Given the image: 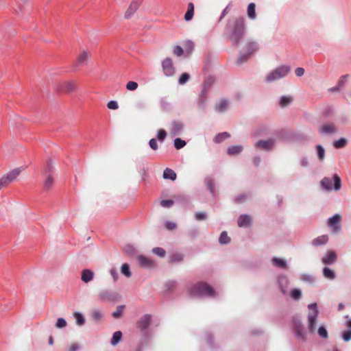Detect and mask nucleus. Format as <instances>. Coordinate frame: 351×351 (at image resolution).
<instances>
[{
    "label": "nucleus",
    "instance_id": "nucleus-57",
    "mask_svg": "<svg viewBox=\"0 0 351 351\" xmlns=\"http://www.w3.org/2000/svg\"><path fill=\"white\" fill-rule=\"evenodd\" d=\"M107 106L110 110H117L119 108L118 103L116 101H113V100L110 101L108 103Z\"/></svg>",
    "mask_w": 351,
    "mask_h": 351
},
{
    "label": "nucleus",
    "instance_id": "nucleus-32",
    "mask_svg": "<svg viewBox=\"0 0 351 351\" xmlns=\"http://www.w3.org/2000/svg\"><path fill=\"white\" fill-rule=\"evenodd\" d=\"M230 136V134L227 132L219 133L214 138V141L216 143H221L225 139L228 138Z\"/></svg>",
    "mask_w": 351,
    "mask_h": 351
},
{
    "label": "nucleus",
    "instance_id": "nucleus-46",
    "mask_svg": "<svg viewBox=\"0 0 351 351\" xmlns=\"http://www.w3.org/2000/svg\"><path fill=\"white\" fill-rule=\"evenodd\" d=\"M152 252L160 257H164L166 254L165 250L163 248L159 247L153 248Z\"/></svg>",
    "mask_w": 351,
    "mask_h": 351
},
{
    "label": "nucleus",
    "instance_id": "nucleus-2",
    "mask_svg": "<svg viewBox=\"0 0 351 351\" xmlns=\"http://www.w3.org/2000/svg\"><path fill=\"white\" fill-rule=\"evenodd\" d=\"M190 295L193 297H214V289L205 282H198L193 285L189 289Z\"/></svg>",
    "mask_w": 351,
    "mask_h": 351
},
{
    "label": "nucleus",
    "instance_id": "nucleus-6",
    "mask_svg": "<svg viewBox=\"0 0 351 351\" xmlns=\"http://www.w3.org/2000/svg\"><path fill=\"white\" fill-rule=\"evenodd\" d=\"M56 88L57 91L70 93L77 90V84L73 80L65 81L58 84Z\"/></svg>",
    "mask_w": 351,
    "mask_h": 351
},
{
    "label": "nucleus",
    "instance_id": "nucleus-49",
    "mask_svg": "<svg viewBox=\"0 0 351 351\" xmlns=\"http://www.w3.org/2000/svg\"><path fill=\"white\" fill-rule=\"evenodd\" d=\"M66 326V322L64 318H58L56 323V327L58 328H63Z\"/></svg>",
    "mask_w": 351,
    "mask_h": 351
},
{
    "label": "nucleus",
    "instance_id": "nucleus-5",
    "mask_svg": "<svg viewBox=\"0 0 351 351\" xmlns=\"http://www.w3.org/2000/svg\"><path fill=\"white\" fill-rule=\"evenodd\" d=\"M308 308L309 310L308 315V330L311 332H313L315 330V324L319 311L316 303L309 304Z\"/></svg>",
    "mask_w": 351,
    "mask_h": 351
},
{
    "label": "nucleus",
    "instance_id": "nucleus-13",
    "mask_svg": "<svg viewBox=\"0 0 351 351\" xmlns=\"http://www.w3.org/2000/svg\"><path fill=\"white\" fill-rule=\"evenodd\" d=\"M151 322V315L145 314L143 315L137 322V326L141 330H145L149 326Z\"/></svg>",
    "mask_w": 351,
    "mask_h": 351
},
{
    "label": "nucleus",
    "instance_id": "nucleus-24",
    "mask_svg": "<svg viewBox=\"0 0 351 351\" xmlns=\"http://www.w3.org/2000/svg\"><path fill=\"white\" fill-rule=\"evenodd\" d=\"M247 17L251 20H255L256 19V5L254 3H250L247 9Z\"/></svg>",
    "mask_w": 351,
    "mask_h": 351
},
{
    "label": "nucleus",
    "instance_id": "nucleus-21",
    "mask_svg": "<svg viewBox=\"0 0 351 351\" xmlns=\"http://www.w3.org/2000/svg\"><path fill=\"white\" fill-rule=\"evenodd\" d=\"M237 222L239 227H247L251 223V217L247 215H242L239 217Z\"/></svg>",
    "mask_w": 351,
    "mask_h": 351
},
{
    "label": "nucleus",
    "instance_id": "nucleus-43",
    "mask_svg": "<svg viewBox=\"0 0 351 351\" xmlns=\"http://www.w3.org/2000/svg\"><path fill=\"white\" fill-rule=\"evenodd\" d=\"M185 145H186V142L184 140H182L180 138H177L174 140V146L177 149H182Z\"/></svg>",
    "mask_w": 351,
    "mask_h": 351
},
{
    "label": "nucleus",
    "instance_id": "nucleus-59",
    "mask_svg": "<svg viewBox=\"0 0 351 351\" xmlns=\"http://www.w3.org/2000/svg\"><path fill=\"white\" fill-rule=\"evenodd\" d=\"M183 52L184 51L180 46H176L173 49V53L177 56H181Z\"/></svg>",
    "mask_w": 351,
    "mask_h": 351
},
{
    "label": "nucleus",
    "instance_id": "nucleus-35",
    "mask_svg": "<svg viewBox=\"0 0 351 351\" xmlns=\"http://www.w3.org/2000/svg\"><path fill=\"white\" fill-rule=\"evenodd\" d=\"M323 275L326 278L333 280L335 278V273L333 270L328 267H324L323 269Z\"/></svg>",
    "mask_w": 351,
    "mask_h": 351
},
{
    "label": "nucleus",
    "instance_id": "nucleus-3",
    "mask_svg": "<svg viewBox=\"0 0 351 351\" xmlns=\"http://www.w3.org/2000/svg\"><path fill=\"white\" fill-rule=\"evenodd\" d=\"M322 187L326 191H339L341 186V180L337 174H334L332 179L324 177L320 182Z\"/></svg>",
    "mask_w": 351,
    "mask_h": 351
},
{
    "label": "nucleus",
    "instance_id": "nucleus-9",
    "mask_svg": "<svg viewBox=\"0 0 351 351\" xmlns=\"http://www.w3.org/2000/svg\"><path fill=\"white\" fill-rule=\"evenodd\" d=\"M162 70L166 76H173L175 73V68L172 60L169 58H165L162 62Z\"/></svg>",
    "mask_w": 351,
    "mask_h": 351
},
{
    "label": "nucleus",
    "instance_id": "nucleus-56",
    "mask_svg": "<svg viewBox=\"0 0 351 351\" xmlns=\"http://www.w3.org/2000/svg\"><path fill=\"white\" fill-rule=\"evenodd\" d=\"M196 220L201 221L206 219V214L204 212H197L195 214Z\"/></svg>",
    "mask_w": 351,
    "mask_h": 351
},
{
    "label": "nucleus",
    "instance_id": "nucleus-25",
    "mask_svg": "<svg viewBox=\"0 0 351 351\" xmlns=\"http://www.w3.org/2000/svg\"><path fill=\"white\" fill-rule=\"evenodd\" d=\"M293 98L291 95H284L280 98L279 106L281 108H285L292 103Z\"/></svg>",
    "mask_w": 351,
    "mask_h": 351
},
{
    "label": "nucleus",
    "instance_id": "nucleus-11",
    "mask_svg": "<svg viewBox=\"0 0 351 351\" xmlns=\"http://www.w3.org/2000/svg\"><path fill=\"white\" fill-rule=\"evenodd\" d=\"M21 172V168H16L9 173H7L6 176L2 177V179L4 180V182L6 183L7 186L16 180V178L19 176V175Z\"/></svg>",
    "mask_w": 351,
    "mask_h": 351
},
{
    "label": "nucleus",
    "instance_id": "nucleus-55",
    "mask_svg": "<svg viewBox=\"0 0 351 351\" xmlns=\"http://www.w3.org/2000/svg\"><path fill=\"white\" fill-rule=\"evenodd\" d=\"M123 308H124V306H119L117 308V310L112 313V316L114 318L120 317L121 314H122V313H123Z\"/></svg>",
    "mask_w": 351,
    "mask_h": 351
},
{
    "label": "nucleus",
    "instance_id": "nucleus-15",
    "mask_svg": "<svg viewBox=\"0 0 351 351\" xmlns=\"http://www.w3.org/2000/svg\"><path fill=\"white\" fill-rule=\"evenodd\" d=\"M318 131L321 134H332L337 132V129L334 123L324 124L323 126L319 128Z\"/></svg>",
    "mask_w": 351,
    "mask_h": 351
},
{
    "label": "nucleus",
    "instance_id": "nucleus-23",
    "mask_svg": "<svg viewBox=\"0 0 351 351\" xmlns=\"http://www.w3.org/2000/svg\"><path fill=\"white\" fill-rule=\"evenodd\" d=\"M278 282L280 285L281 291L283 293H285L287 292V288L289 285V280L287 277L285 276H281L278 278Z\"/></svg>",
    "mask_w": 351,
    "mask_h": 351
},
{
    "label": "nucleus",
    "instance_id": "nucleus-30",
    "mask_svg": "<svg viewBox=\"0 0 351 351\" xmlns=\"http://www.w3.org/2000/svg\"><path fill=\"white\" fill-rule=\"evenodd\" d=\"M194 15V5L193 3H189L188 4V9L184 15V19L186 21H191Z\"/></svg>",
    "mask_w": 351,
    "mask_h": 351
},
{
    "label": "nucleus",
    "instance_id": "nucleus-1",
    "mask_svg": "<svg viewBox=\"0 0 351 351\" xmlns=\"http://www.w3.org/2000/svg\"><path fill=\"white\" fill-rule=\"evenodd\" d=\"M245 32V19L243 16L233 17L228 21L225 34L234 46H237Z\"/></svg>",
    "mask_w": 351,
    "mask_h": 351
},
{
    "label": "nucleus",
    "instance_id": "nucleus-62",
    "mask_svg": "<svg viewBox=\"0 0 351 351\" xmlns=\"http://www.w3.org/2000/svg\"><path fill=\"white\" fill-rule=\"evenodd\" d=\"M295 73L298 77H301L304 74V69L302 67H298L295 70Z\"/></svg>",
    "mask_w": 351,
    "mask_h": 351
},
{
    "label": "nucleus",
    "instance_id": "nucleus-31",
    "mask_svg": "<svg viewBox=\"0 0 351 351\" xmlns=\"http://www.w3.org/2000/svg\"><path fill=\"white\" fill-rule=\"evenodd\" d=\"M163 178L165 179H169L173 181L176 179V173L173 170L169 168H166L163 172Z\"/></svg>",
    "mask_w": 351,
    "mask_h": 351
},
{
    "label": "nucleus",
    "instance_id": "nucleus-40",
    "mask_svg": "<svg viewBox=\"0 0 351 351\" xmlns=\"http://www.w3.org/2000/svg\"><path fill=\"white\" fill-rule=\"evenodd\" d=\"M347 141L346 138H341L340 139L333 142V146L336 149L343 148L346 145Z\"/></svg>",
    "mask_w": 351,
    "mask_h": 351
},
{
    "label": "nucleus",
    "instance_id": "nucleus-38",
    "mask_svg": "<svg viewBox=\"0 0 351 351\" xmlns=\"http://www.w3.org/2000/svg\"><path fill=\"white\" fill-rule=\"evenodd\" d=\"M317 158L319 161H323L325 158V149L321 145H316Z\"/></svg>",
    "mask_w": 351,
    "mask_h": 351
},
{
    "label": "nucleus",
    "instance_id": "nucleus-8",
    "mask_svg": "<svg viewBox=\"0 0 351 351\" xmlns=\"http://www.w3.org/2000/svg\"><path fill=\"white\" fill-rule=\"evenodd\" d=\"M52 168H53V167H52L51 161H48L47 163L46 167L44 170V173L46 175V178L45 180V189L47 190L51 188L53 184V178L50 174V172L51 171Z\"/></svg>",
    "mask_w": 351,
    "mask_h": 351
},
{
    "label": "nucleus",
    "instance_id": "nucleus-29",
    "mask_svg": "<svg viewBox=\"0 0 351 351\" xmlns=\"http://www.w3.org/2000/svg\"><path fill=\"white\" fill-rule=\"evenodd\" d=\"M243 150L242 145H232L228 148L227 153L230 156L240 154Z\"/></svg>",
    "mask_w": 351,
    "mask_h": 351
},
{
    "label": "nucleus",
    "instance_id": "nucleus-10",
    "mask_svg": "<svg viewBox=\"0 0 351 351\" xmlns=\"http://www.w3.org/2000/svg\"><path fill=\"white\" fill-rule=\"evenodd\" d=\"M274 145L275 140L273 138H269L267 140L258 141L255 143L254 146L258 149L269 151L274 147Z\"/></svg>",
    "mask_w": 351,
    "mask_h": 351
},
{
    "label": "nucleus",
    "instance_id": "nucleus-20",
    "mask_svg": "<svg viewBox=\"0 0 351 351\" xmlns=\"http://www.w3.org/2000/svg\"><path fill=\"white\" fill-rule=\"evenodd\" d=\"M229 106V101L226 99H221L218 104H216L215 109L218 112H225Z\"/></svg>",
    "mask_w": 351,
    "mask_h": 351
},
{
    "label": "nucleus",
    "instance_id": "nucleus-42",
    "mask_svg": "<svg viewBox=\"0 0 351 351\" xmlns=\"http://www.w3.org/2000/svg\"><path fill=\"white\" fill-rule=\"evenodd\" d=\"M121 271L124 276H125L128 278L130 277L132 275L130 270L129 265L127 263H124L122 265L121 267Z\"/></svg>",
    "mask_w": 351,
    "mask_h": 351
},
{
    "label": "nucleus",
    "instance_id": "nucleus-63",
    "mask_svg": "<svg viewBox=\"0 0 351 351\" xmlns=\"http://www.w3.org/2000/svg\"><path fill=\"white\" fill-rule=\"evenodd\" d=\"M110 274L112 277L113 278L114 281H117L119 278V274L115 269H112L110 270Z\"/></svg>",
    "mask_w": 351,
    "mask_h": 351
},
{
    "label": "nucleus",
    "instance_id": "nucleus-60",
    "mask_svg": "<svg viewBox=\"0 0 351 351\" xmlns=\"http://www.w3.org/2000/svg\"><path fill=\"white\" fill-rule=\"evenodd\" d=\"M150 147L154 150H157L158 148V143L156 138L150 139L149 142Z\"/></svg>",
    "mask_w": 351,
    "mask_h": 351
},
{
    "label": "nucleus",
    "instance_id": "nucleus-58",
    "mask_svg": "<svg viewBox=\"0 0 351 351\" xmlns=\"http://www.w3.org/2000/svg\"><path fill=\"white\" fill-rule=\"evenodd\" d=\"M342 338L345 341H348L351 339V330H348L342 335Z\"/></svg>",
    "mask_w": 351,
    "mask_h": 351
},
{
    "label": "nucleus",
    "instance_id": "nucleus-18",
    "mask_svg": "<svg viewBox=\"0 0 351 351\" xmlns=\"http://www.w3.org/2000/svg\"><path fill=\"white\" fill-rule=\"evenodd\" d=\"M94 278V272L88 269H85L82 271L81 280L85 282L88 283L92 281Z\"/></svg>",
    "mask_w": 351,
    "mask_h": 351
},
{
    "label": "nucleus",
    "instance_id": "nucleus-54",
    "mask_svg": "<svg viewBox=\"0 0 351 351\" xmlns=\"http://www.w3.org/2000/svg\"><path fill=\"white\" fill-rule=\"evenodd\" d=\"M250 56V54H249L248 53L241 54L238 58L237 62L239 64H242L248 60Z\"/></svg>",
    "mask_w": 351,
    "mask_h": 351
},
{
    "label": "nucleus",
    "instance_id": "nucleus-17",
    "mask_svg": "<svg viewBox=\"0 0 351 351\" xmlns=\"http://www.w3.org/2000/svg\"><path fill=\"white\" fill-rule=\"evenodd\" d=\"M337 261V255L334 251H328L326 254L323 256L322 261L324 264L331 265Z\"/></svg>",
    "mask_w": 351,
    "mask_h": 351
},
{
    "label": "nucleus",
    "instance_id": "nucleus-45",
    "mask_svg": "<svg viewBox=\"0 0 351 351\" xmlns=\"http://www.w3.org/2000/svg\"><path fill=\"white\" fill-rule=\"evenodd\" d=\"M291 296L293 299L295 300H298L300 299L302 296V292L298 289H294L291 291Z\"/></svg>",
    "mask_w": 351,
    "mask_h": 351
},
{
    "label": "nucleus",
    "instance_id": "nucleus-26",
    "mask_svg": "<svg viewBox=\"0 0 351 351\" xmlns=\"http://www.w3.org/2000/svg\"><path fill=\"white\" fill-rule=\"evenodd\" d=\"M137 260L138 264L143 267H149L152 265L151 260L143 255L138 256Z\"/></svg>",
    "mask_w": 351,
    "mask_h": 351
},
{
    "label": "nucleus",
    "instance_id": "nucleus-41",
    "mask_svg": "<svg viewBox=\"0 0 351 351\" xmlns=\"http://www.w3.org/2000/svg\"><path fill=\"white\" fill-rule=\"evenodd\" d=\"M73 315L76 319V324L78 326H82L84 324L85 319L82 313L75 312Z\"/></svg>",
    "mask_w": 351,
    "mask_h": 351
},
{
    "label": "nucleus",
    "instance_id": "nucleus-48",
    "mask_svg": "<svg viewBox=\"0 0 351 351\" xmlns=\"http://www.w3.org/2000/svg\"><path fill=\"white\" fill-rule=\"evenodd\" d=\"M160 103L163 110H169L170 109V103L166 98H162Z\"/></svg>",
    "mask_w": 351,
    "mask_h": 351
},
{
    "label": "nucleus",
    "instance_id": "nucleus-47",
    "mask_svg": "<svg viewBox=\"0 0 351 351\" xmlns=\"http://www.w3.org/2000/svg\"><path fill=\"white\" fill-rule=\"evenodd\" d=\"M205 183L210 191L211 193H214V185H213V180L211 178L208 177L205 179Z\"/></svg>",
    "mask_w": 351,
    "mask_h": 351
},
{
    "label": "nucleus",
    "instance_id": "nucleus-16",
    "mask_svg": "<svg viewBox=\"0 0 351 351\" xmlns=\"http://www.w3.org/2000/svg\"><path fill=\"white\" fill-rule=\"evenodd\" d=\"M184 128V124L178 121H173L171 124V134L173 136L179 135Z\"/></svg>",
    "mask_w": 351,
    "mask_h": 351
},
{
    "label": "nucleus",
    "instance_id": "nucleus-64",
    "mask_svg": "<svg viewBox=\"0 0 351 351\" xmlns=\"http://www.w3.org/2000/svg\"><path fill=\"white\" fill-rule=\"evenodd\" d=\"M80 348L77 343H73L69 347L68 351H77Z\"/></svg>",
    "mask_w": 351,
    "mask_h": 351
},
{
    "label": "nucleus",
    "instance_id": "nucleus-36",
    "mask_svg": "<svg viewBox=\"0 0 351 351\" xmlns=\"http://www.w3.org/2000/svg\"><path fill=\"white\" fill-rule=\"evenodd\" d=\"M121 337H122V332L121 331H117L115 332L113 335H112V339H111V344L112 346H116L119 343V342L120 341V340L121 339Z\"/></svg>",
    "mask_w": 351,
    "mask_h": 351
},
{
    "label": "nucleus",
    "instance_id": "nucleus-39",
    "mask_svg": "<svg viewBox=\"0 0 351 351\" xmlns=\"http://www.w3.org/2000/svg\"><path fill=\"white\" fill-rule=\"evenodd\" d=\"M183 260V255L180 253H175L172 254L169 258V262L174 263H180Z\"/></svg>",
    "mask_w": 351,
    "mask_h": 351
},
{
    "label": "nucleus",
    "instance_id": "nucleus-33",
    "mask_svg": "<svg viewBox=\"0 0 351 351\" xmlns=\"http://www.w3.org/2000/svg\"><path fill=\"white\" fill-rule=\"evenodd\" d=\"M102 313L99 310L93 309L91 311L90 317L93 321L98 322L102 319Z\"/></svg>",
    "mask_w": 351,
    "mask_h": 351
},
{
    "label": "nucleus",
    "instance_id": "nucleus-14",
    "mask_svg": "<svg viewBox=\"0 0 351 351\" xmlns=\"http://www.w3.org/2000/svg\"><path fill=\"white\" fill-rule=\"evenodd\" d=\"M115 298V295L107 290H102L98 294V299L102 302H111Z\"/></svg>",
    "mask_w": 351,
    "mask_h": 351
},
{
    "label": "nucleus",
    "instance_id": "nucleus-19",
    "mask_svg": "<svg viewBox=\"0 0 351 351\" xmlns=\"http://www.w3.org/2000/svg\"><path fill=\"white\" fill-rule=\"evenodd\" d=\"M295 332L297 337L300 338L302 341L305 340V334L303 330V326L300 321L295 323Z\"/></svg>",
    "mask_w": 351,
    "mask_h": 351
},
{
    "label": "nucleus",
    "instance_id": "nucleus-7",
    "mask_svg": "<svg viewBox=\"0 0 351 351\" xmlns=\"http://www.w3.org/2000/svg\"><path fill=\"white\" fill-rule=\"evenodd\" d=\"M341 217L339 214H335L328 219L327 224L333 232H338L341 230Z\"/></svg>",
    "mask_w": 351,
    "mask_h": 351
},
{
    "label": "nucleus",
    "instance_id": "nucleus-4",
    "mask_svg": "<svg viewBox=\"0 0 351 351\" xmlns=\"http://www.w3.org/2000/svg\"><path fill=\"white\" fill-rule=\"evenodd\" d=\"M291 71V68L288 65H281L269 72L266 76L265 81L267 82H272L285 77Z\"/></svg>",
    "mask_w": 351,
    "mask_h": 351
},
{
    "label": "nucleus",
    "instance_id": "nucleus-52",
    "mask_svg": "<svg viewBox=\"0 0 351 351\" xmlns=\"http://www.w3.org/2000/svg\"><path fill=\"white\" fill-rule=\"evenodd\" d=\"M167 133L164 130L160 129L158 130L157 134V138L158 141L162 142L165 139Z\"/></svg>",
    "mask_w": 351,
    "mask_h": 351
},
{
    "label": "nucleus",
    "instance_id": "nucleus-22",
    "mask_svg": "<svg viewBox=\"0 0 351 351\" xmlns=\"http://www.w3.org/2000/svg\"><path fill=\"white\" fill-rule=\"evenodd\" d=\"M271 263L274 267H279L281 269H287V264L285 260L274 257L271 259Z\"/></svg>",
    "mask_w": 351,
    "mask_h": 351
},
{
    "label": "nucleus",
    "instance_id": "nucleus-53",
    "mask_svg": "<svg viewBox=\"0 0 351 351\" xmlns=\"http://www.w3.org/2000/svg\"><path fill=\"white\" fill-rule=\"evenodd\" d=\"M160 206L164 208H170L173 205V201L171 199H165L160 202Z\"/></svg>",
    "mask_w": 351,
    "mask_h": 351
},
{
    "label": "nucleus",
    "instance_id": "nucleus-34",
    "mask_svg": "<svg viewBox=\"0 0 351 351\" xmlns=\"http://www.w3.org/2000/svg\"><path fill=\"white\" fill-rule=\"evenodd\" d=\"M246 49L249 54H252L258 49V45L256 42H249L246 45Z\"/></svg>",
    "mask_w": 351,
    "mask_h": 351
},
{
    "label": "nucleus",
    "instance_id": "nucleus-51",
    "mask_svg": "<svg viewBox=\"0 0 351 351\" xmlns=\"http://www.w3.org/2000/svg\"><path fill=\"white\" fill-rule=\"evenodd\" d=\"M318 334L323 339L328 338V332H327L326 329L325 328V327H324V326H320L318 328Z\"/></svg>",
    "mask_w": 351,
    "mask_h": 351
},
{
    "label": "nucleus",
    "instance_id": "nucleus-44",
    "mask_svg": "<svg viewBox=\"0 0 351 351\" xmlns=\"http://www.w3.org/2000/svg\"><path fill=\"white\" fill-rule=\"evenodd\" d=\"M190 78V75L187 73H183L180 77H179V80H178V83L180 84V85H183L185 83H186V82L189 80Z\"/></svg>",
    "mask_w": 351,
    "mask_h": 351
},
{
    "label": "nucleus",
    "instance_id": "nucleus-61",
    "mask_svg": "<svg viewBox=\"0 0 351 351\" xmlns=\"http://www.w3.org/2000/svg\"><path fill=\"white\" fill-rule=\"evenodd\" d=\"M176 224L173 222L167 221L165 223V227L167 228V229L170 230H174L176 228Z\"/></svg>",
    "mask_w": 351,
    "mask_h": 351
},
{
    "label": "nucleus",
    "instance_id": "nucleus-27",
    "mask_svg": "<svg viewBox=\"0 0 351 351\" xmlns=\"http://www.w3.org/2000/svg\"><path fill=\"white\" fill-rule=\"evenodd\" d=\"M328 241L327 235H322L312 241V245L314 246H319L326 244Z\"/></svg>",
    "mask_w": 351,
    "mask_h": 351
},
{
    "label": "nucleus",
    "instance_id": "nucleus-50",
    "mask_svg": "<svg viewBox=\"0 0 351 351\" xmlns=\"http://www.w3.org/2000/svg\"><path fill=\"white\" fill-rule=\"evenodd\" d=\"M138 85L136 82L130 81L127 83L126 84V88L128 90H135L138 88Z\"/></svg>",
    "mask_w": 351,
    "mask_h": 351
},
{
    "label": "nucleus",
    "instance_id": "nucleus-37",
    "mask_svg": "<svg viewBox=\"0 0 351 351\" xmlns=\"http://www.w3.org/2000/svg\"><path fill=\"white\" fill-rule=\"evenodd\" d=\"M230 241V238L228 236V234L226 231H223L221 233L219 238V242L221 245H226L229 243Z\"/></svg>",
    "mask_w": 351,
    "mask_h": 351
},
{
    "label": "nucleus",
    "instance_id": "nucleus-28",
    "mask_svg": "<svg viewBox=\"0 0 351 351\" xmlns=\"http://www.w3.org/2000/svg\"><path fill=\"white\" fill-rule=\"evenodd\" d=\"M88 57L89 55L87 51H84L82 52L77 59L76 66H81L85 64V62L88 60Z\"/></svg>",
    "mask_w": 351,
    "mask_h": 351
},
{
    "label": "nucleus",
    "instance_id": "nucleus-12",
    "mask_svg": "<svg viewBox=\"0 0 351 351\" xmlns=\"http://www.w3.org/2000/svg\"><path fill=\"white\" fill-rule=\"evenodd\" d=\"M141 0H133L128 10L125 12V19H130L133 14L135 13V12L138 8L140 4H141Z\"/></svg>",
    "mask_w": 351,
    "mask_h": 351
}]
</instances>
